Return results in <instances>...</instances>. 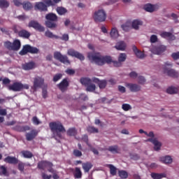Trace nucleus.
<instances>
[{
  "label": "nucleus",
  "instance_id": "9b49d317",
  "mask_svg": "<svg viewBox=\"0 0 179 179\" xmlns=\"http://www.w3.org/2000/svg\"><path fill=\"white\" fill-rule=\"evenodd\" d=\"M54 58L55 59L59 61V62H62V64H71L69 59H68V56L62 55V54H61L60 52H55Z\"/></svg>",
  "mask_w": 179,
  "mask_h": 179
},
{
  "label": "nucleus",
  "instance_id": "864d4df0",
  "mask_svg": "<svg viewBox=\"0 0 179 179\" xmlns=\"http://www.w3.org/2000/svg\"><path fill=\"white\" fill-rule=\"evenodd\" d=\"M20 26L19 25H14L13 26L12 30L14 31V33L15 34H19V33L20 32Z\"/></svg>",
  "mask_w": 179,
  "mask_h": 179
},
{
  "label": "nucleus",
  "instance_id": "49530a36",
  "mask_svg": "<svg viewBox=\"0 0 179 179\" xmlns=\"http://www.w3.org/2000/svg\"><path fill=\"white\" fill-rule=\"evenodd\" d=\"M110 36L112 38H117L118 37V30L116 28H113L110 31Z\"/></svg>",
  "mask_w": 179,
  "mask_h": 179
},
{
  "label": "nucleus",
  "instance_id": "e433bc0d",
  "mask_svg": "<svg viewBox=\"0 0 179 179\" xmlns=\"http://www.w3.org/2000/svg\"><path fill=\"white\" fill-rule=\"evenodd\" d=\"M162 162L165 164H171L173 163V159L170 156H166L162 158Z\"/></svg>",
  "mask_w": 179,
  "mask_h": 179
},
{
  "label": "nucleus",
  "instance_id": "c756f323",
  "mask_svg": "<svg viewBox=\"0 0 179 179\" xmlns=\"http://www.w3.org/2000/svg\"><path fill=\"white\" fill-rule=\"evenodd\" d=\"M161 37L163 38H170V40H176V36L171 32L164 31L161 34Z\"/></svg>",
  "mask_w": 179,
  "mask_h": 179
},
{
  "label": "nucleus",
  "instance_id": "0eeeda50",
  "mask_svg": "<svg viewBox=\"0 0 179 179\" xmlns=\"http://www.w3.org/2000/svg\"><path fill=\"white\" fill-rule=\"evenodd\" d=\"M93 19L96 23H103V22H106V19H107V14L104 10L99 9L94 13Z\"/></svg>",
  "mask_w": 179,
  "mask_h": 179
},
{
  "label": "nucleus",
  "instance_id": "6ab92c4d",
  "mask_svg": "<svg viewBox=\"0 0 179 179\" xmlns=\"http://www.w3.org/2000/svg\"><path fill=\"white\" fill-rule=\"evenodd\" d=\"M127 87H129L130 92H132L133 93H136L141 90V87L138 84L128 83Z\"/></svg>",
  "mask_w": 179,
  "mask_h": 179
},
{
  "label": "nucleus",
  "instance_id": "bb28decb",
  "mask_svg": "<svg viewBox=\"0 0 179 179\" xmlns=\"http://www.w3.org/2000/svg\"><path fill=\"white\" fill-rule=\"evenodd\" d=\"M82 166L85 173H89L92 167H93V164H92V162H90L83 163Z\"/></svg>",
  "mask_w": 179,
  "mask_h": 179
},
{
  "label": "nucleus",
  "instance_id": "09e8293b",
  "mask_svg": "<svg viewBox=\"0 0 179 179\" xmlns=\"http://www.w3.org/2000/svg\"><path fill=\"white\" fill-rule=\"evenodd\" d=\"M122 108L124 111H129V110H132V106L129 103H123L122 105Z\"/></svg>",
  "mask_w": 179,
  "mask_h": 179
},
{
  "label": "nucleus",
  "instance_id": "37998d69",
  "mask_svg": "<svg viewBox=\"0 0 179 179\" xmlns=\"http://www.w3.org/2000/svg\"><path fill=\"white\" fill-rule=\"evenodd\" d=\"M119 177L122 179L128 178V172L126 171L122 170L118 171Z\"/></svg>",
  "mask_w": 179,
  "mask_h": 179
},
{
  "label": "nucleus",
  "instance_id": "393cba45",
  "mask_svg": "<svg viewBox=\"0 0 179 179\" xmlns=\"http://www.w3.org/2000/svg\"><path fill=\"white\" fill-rule=\"evenodd\" d=\"M132 50L134 54L136 55V56L137 57V58H140L141 59H142L143 58H145V54L142 52L141 50H138L136 46L133 45Z\"/></svg>",
  "mask_w": 179,
  "mask_h": 179
},
{
  "label": "nucleus",
  "instance_id": "f257e3e1",
  "mask_svg": "<svg viewBox=\"0 0 179 179\" xmlns=\"http://www.w3.org/2000/svg\"><path fill=\"white\" fill-rule=\"evenodd\" d=\"M87 58L91 61V62H94L96 65L99 66H103V65H110V64H113L114 66L119 67L121 66V62L113 60L111 56L106 55L103 56L100 52H91L87 54Z\"/></svg>",
  "mask_w": 179,
  "mask_h": 179
},
{
  "label": "nucleus",
  "instance_id": "4be33fe9",
  "mask_svg": "<svg viewBox=\"0 0 179 179\" xmlns=\"http://www.w3.org/2000/svg\"><path fill=\"white\" fill-rule=\"evenodd\" d=\"M3 162H5V163H8V164H17V163H19V159L15 157L8 156L3 159Z\"/></svg>",
  "mask_w": 179,
  "mask_h": 179
},
{
  "label": "nucleus",
  "instance_id": "c9c22d12",
  "mask_svg": "<svg viewBox=\"0 0 179 179\" xmlns=\"http://www.w3.org/2000/svg\"><path fill=\"white\" fill-rule=\"evenodd\" d=\"M0 176H4L5 177H8L9 173H8V169L5 166H0Z\"/></svg>",
  "mask_w": 179,
  "mask_h": 179
},
{
  "label": "nucleus",
  "instance_id": "b1692460",
  "mask_svg": "<svg viewBox=\"0 0 179 179\" xmlns=\"http://www.w3.org/2000/svg\"><path fill=\"white\" fill-rule=\"evenodd\" d=\"M18 36L22 38H30V36H31V34H30V32H29L26 29H21L20 30V32H18Z\"/></svg>",
  "mask_w": 179,
  "mask_h": 179
},
{
  "label": "nucleus",
  "instance_id": "4468645a",
  "mask_svg": "<svg viewBox=\"0 0 179 179\" xmlns=\"http://www.w3.org/2000/svg\"><path fill=\"white\" fill-rule=\"evenodd\" d=\"M44 85V78L40 76H36L34 78V85L33 87L34 90H37L40 87H43Z\"/></svg>",
  "mask_w": 179,
  "mask_h": 179
},
{
  "label": "nucleus",
  "instance_id": "58836bf2",
  "mask_svg": "<svg viewBox=\"0 0 179 179\" xmlns=\"http://www.w3.org/2000/svg\"><path fill=\"white\" fill-rule=\"evenodd\" d=\"M22 8L24 9V10H30V9L33 8V6L31 5V3L29 1H24L22 3Z\"/></svg>",
  "mask_w": 179,
  "mask_h": 179
},
{
  "label": "nucleus",
  "instance_id": "6e6552de",
  "mask_svg": "<svg viewBox=\"0 0 179 179\" xmlns=\"http://www.w3.org/2000/svg\"><path fill=\"white\" fill-rule=\"evenodd\" d=\"M28 52L30 54H38V49L30 45H24L22 49L19 52V54L20 55H26Z\"/></svg>",
  "mask_w": 179,
  "mask_h": 179
},
{
  "label": "nucleus",
  "instance_id": "79ce46f5",
  "mask_svg": "<svg viewBox=\"0 0 179 179\" xmlns=\"http://www.w3.org/2000/svg\"><path fill=\"white\" fill-rule=\"evenodd\" d=\"M0 8L1 9L9 8V1L6 0H0Z\"/></svg>",
  "mask_w": 179,
  "mask_h": 179
},
{
  "label": "nucleus",
  "instance_id": "423d86ee",
  "mask_svg": "<svg viewBox=\"0 0 179 179\" xmlns=\"http://www.w3.org/2000/svg\"><path fill=\"white\" fill-rule=\"evenodd\" d=\"M8 89L12 92H22V90H29V86L28 84L15 82L12 85H8Z\"/></svg>",
  "mask_w": 179,
  "mask_h": 179
},
{
  "label": "nucleus",
  "instance_id": "a211bd4d",
  "mask_svg": "<svg viewBox=\"0 0 179 179\" xmlns=\"http://www.w3.org/2000/svg\"><path fill=\"white\" fill-rule=\"evenodd\" d=\"M158 8H159V6H157V4L153 5L151 3H147V4L144 5V6H143V9L146 12H150V13H152V12H155V10L158 9Z\"/></svg>",
  "mask_w": 179,
  "mask_h": 179
},
{
  "label": "nucleus",
  "instance_id": "9d476101",
  "mask_svg": "<svg viewBox=\"0 0 179 179\" xmlns=\"http://www.w3.org/2000/svg\"><path fill=\"white\" fill-rule=\"evenodd\" d=\"M171 63L169 62L165 63L164 67V73H166L168 76H171V78H178V72L176 71L174 69L167 68V66H171Z\"/></svg>",
  "mask_w": 179,
  "mask_h": 179
},
{
  "label": "nucleus",
  "instance_id": "680f3d73",
  "mask_svg": "<svg viewBox=\"0 0 179 179\" xmlns=\"http://www.w3.org/2000/svg\"><path fill=\"white\" fill-rule=\"evenodd\" d=\"M122 29L124 31H129V30H131V27L127 24H124L122 25Z\"/></svg>",
  "mask_w": 179,
  "mask_h": 179
},
{
  "label": "nucleus",
  "instance_id": "4c0bfd02",
  "mask_svg": "<svg viewBox=\"0 0 179 179\" xmlns=\"http://www.w3.org/2000/svg\"><path fill=\"white\" fill-rule=\"evenodd\" d=\"M45 37H48V38H56L57 40H58V38H59V36H58L57 35H54V34H52V32H51L50 31H46L45 32Z\"/></svg>",
  "mask_w": 179,
  "mask_h": 179
},
{
  "label": "nucleus",
  "instance_id": "f704fd0d",
  "mask_svg": "<svg viewBox=\"0 0 179 179\" xmlns=\"http://www.w3.org/2000/svg\"><path fill=\"white\" fill-rule=\"evenodd\" d=\"M21 154L25 159H31V157H33V153L28 150H22Z\"/></svg>",
  "mask_w": 179,
  "mask_h": 179
},
{
  "label": "nucleus",
  "instance_id": "bf43d9fd",
  "mask_svg": "<svg viewBox=\"0 0 179 179\" xmlns=\"http://www.w3.org/2000/svg\"><path fill=\"white\" fill-rule=\"evenodd\" d=\"M32 122L34 125H40V124H41V122H40L37 116L33 117Z\"/></svg>",
  "mask_w": 179,
  "mask_h": 179
},
{
  "label": "nucleus",
  "instance_id": "a878e982",
  "mask_svg": "<svg viewBox=\"0 0 179 179\" xmlns=\"http://www.w3.org/2000/svg\"><path fill=\"white\" fill-rule=\"evenodd\" d=\"M115 48L119 51H124L127 48V44H125V42L124 41H119L116 43Z\"/></svg>",
  "mask_w": 179,
  "mask_h": 179
},
{
  "label": "nucleus",
  "instance_id": "5fc2aeb1",
  "mask_svg": "<svg viewBox=\"0 0 179 179\" xmlns=\"http://www.w3.org/2000/svg\"><path fill=\"white\" fill-rule=\"evenodd\" d=\"M73 155L76 156V157H82V152L79 150H73Z\"/></svg>",
  "mask_w": 179,
  "mask_h": 179
},
{
  "label": "nucleus",
  "instance_id": "338daca9",
  "mask_svg": "<svg viewBox=\"0 0 179 179\" xmlns=\"http://www.w3.org/2000/svg\"><path fill=\"white\" fill-rule=\"evenodd\" d=\"M157 41V36L152 35L150 36V43H156Z\"/></svg>",
  "mask_w": 179,
  "mask_h": 179
},
{
  "label": "nucleus",
  "instance_id": "412c9836",
  "mask_svg": "<svg viewBox=\"0 0 179 179\" xmlns=\"http://www.w3.org/2000/svg\"><path fill=\"white\" fill-rule=\"evenodd\" d=\"M38 135V131L37 130H31V132L27 133L25 136L28 141H33L36 136Z\"/></svg>",
  "mask_w": 179,
  "mask_h": 179
},
{
  "label": "nucleus",
  "instance_id": "6e6d98bb",
  "mask_svg": "<svg viewBox=\"0 0 179 179\" xmlns=\"http://www.w3.org/2000/svg\"><path fill=\"white\" fill-rule=\"evenodd\" d=\"M82 141H83V142H85V143L87 145V146H89L90 148L91 145L89 143V136H87V134L83 136Z\"/></svg>",
  "mask_w": 179,
  "mask_h": 179
},
{
  "label": "nucleus",
  "instance_id": "ddd939ff",
  "mask_svg": "<svg viewBox=\"0 0 179 179\" xmlns=\"http://www.w3.org/2000/svg\"><path fill=\"white\" fill-rule=\"evenodd\" d=\"M67 54L70 57H74L75 58L80 59V61H85V56H83L80 52H79L73 49L68 50Z\"/></svg>",
  "mask_w": 179,
  "mask_h": 179
},
{
  "label": "nucleus",
  "instance_id": "f3484780",
  "mask_svg": "<svg viewBox=\"0 0 179 179\" xmlns=\"http://www.w3.org/2000/svg\"><path fill=\"white\" fill-rule=\"evenodd\" d=\"M92 81L94 83H97L99 89H106L107 86V80H100L99 78L94 77L92 78Z\"/></svg>",
  "mask_w": 179,
  "mask_h": 179
},
{
  "label": "nucleus",
  "instance_id": "a18cd8bd",
  "mask_svg": "<svg viewBox=\"0 0 179 179\" xmlns=\"http://www.w3.org/2000/svg\"><path fill=\"white\" fill-rule=\"evenodd\" d=\"M154 145V150L157 151V150H160V148H162V143L159 142V141H157V139L154 141L153 143Z\"/></svg>",
  "mask_w": 179,
  "mask_h": 179
},
{
  "label": "nucleus",
  "instance_id": "c03bdc74",
  "mask_svg": "<svg viewBox=\"0 0 179 179\" xmlns=\"http://www.w3.org/2000/svg\"><path fill=\"white\" fill-rule=\"evenodd\" d=\"M57 12L58 15H65V13H67L68 10H66V8L64 7H57Z\"/></svg>",
  "mask_w": 179,
  "mask_h": 179
},
{
  "label": "nucleus",
  "instance_id": "7c9ffc66",
  "mask_svg": "<svg viewBox=\"0 0 179 179\" xmlns=\"http://www.w3.org/2000/svg\"><path fill=\"white\" fill-rule=\"evenodd\" d=\"M168 94H177L178 93V87L171 86L166 89Z\"/></svg>",
  "mask_w": 179,
  "mask_h": 179
},
{
  "label": "nucleus",
  "instance_id": "dca6fc26",
  "mask_svg": "<svg viewBox=\"0 0 179 179\" xmlns=\"http://www.w3.org/2000/svg\"><path fill=\"white\" fill-rule=\"evenodd\" d=\"M57 87L62 93L66 92L68 90V87H69V82H68V78H64L62 82L57 85Z\"/></svg>",
  "mask_w": 179,
  "mask_h": 179
},
{
  "label": "nucleus",
  "instance_id": "603ef678",
  "mask_svg": "<svg viewBox=\"0 0 179 179\" xmlns=\"http://www.w3.org/2000/svg\"><path fill=\"white\" fill-rule=\"evenodd\" d=\"M24 166H26V164L22 162L18 163V170L21 171V173H23V171H24Z\"/></svg>",
  "mask_w": 179,
  "mask_h": 179
},
{
  "label": "nucleus",
  "instance_id": "ea45409f",
  "mask_svg": "<svg viewBox=\"0 0 179 179\" xmlns=\"http://www.w3.org/2000/svg\"><path fill=\"white\" fill-rule=\"evenodd\" d=\"M74 178L78 179L82 178V171H80V168H76Z\"/></svg>",
  "mask_w": 179,
  "mask_h": 179
},
{
  "label": "nucleus",
  "instance_id": "1a4fd4ad",
  "mask_svg": "<svg viewBox=\"0 0 179 179\" xmlns=\"http://www.w3.org/2000/svg\"><path fill=\"white\" fill-rule=\"evenodd\" d=\"M53 166L54 164L48 161H41L38 163L37 167L39 170H45V169H48L49 173H54Z\"/></svg>",
  "mask_w": 179,
  "mask_h": 179
},
{
  "label": "nucleus",
  "instance_id": "052dcab7",
  "mask_svg": "<svg viewBox=\"0 0 179 179\" xmlns=\"http://www.w3.org/2000/svg\"><path fill=\"white\" fill-rule=\"evenodd\" d=\"M145 82L146 79H145V77L142 76H138V83H140V85H145Z\"/></svg>",
  "mask_w": 179,
  "mask_h": 179
},
{
  "label": "nucleus",
  "instance_id": "2eb2a0df",
  "mask_svg": "<svg viewBox=\"0 0 179 179\" xmlns=\"http://www.w3.org/2000/svg\"><path fill=\"white\" fill-rule=\"evenodd\" d=\"M166 50H167V48L165 45H159L152 48L151 52L156 55H161V54H163Z\"/></svg>",
  "mask_w": 179,
  "mask_h": 179
},
{
  "label": "nucleus",
  "instance_id": "7ed1b4c3",
  "mask_svg": "<svg viewBox=\"0 0 179 179\" xmlns=\"http://www.w3.org/2000/svg\"><path fill=\"white\" fill-rule=\"evenodd\" d=\"M45 24L46 27L48 29H55L57 27V23L55 22H58V16L57 14L54 13H49L45 15Z\"/></svg>",
  "mask_w": 179,
  "mask_h": 179
},
{
  "label": "nucleus",
  "instance_id": "f03ea898",
  "mask_svg": "<svg viewBox=\"0 0 179 179\" xmlns=\"http://www.w3.org/2000/svg\"><path fill=\"white\" fill-rule=\"evenodd\" d=\"M49 127L50 129L51 132H52L55 139L57 140V138L59 139H62V134L61 132H66V129L64 127V124H62L61 122H51L49 123Z\"/></svg>",
  "mask_w": 179,
  "mask_h": 179
},
{
  "label": "nucleus",
  "instance_id": "f8f14e48",
  "mask_svg": "<svg viewBox=\"0 0 179 179\" xmlns=\"http://www.w3.org/2000/svg\"><path fill=\"white\" fill-rule=\"evenodd\" d=\"M29 27H33L36 31H39L40 33H43V31H45V28L43 27L40 23H38L37 21L31 20L29 22Z\"/></svg>",
  "mask_w": 179,
  "mask_h": 179
},
{
  "label": "nucleus",
  "instance_id": "774afa93",
  "mask_svg": "<svg viewBox=\"0 0 179 179\" xmlns=\"http://www.w3.org/2000/svg\"><path fill=\"white\" fill-rule=\"evenodd\" d=\"M7 114L8 111L6 110V109L0 108V115H3V117H5V115H7Z\"/></svg>",
  "mask_w": 179,
  "mask_h": 179
},
{
  "label": "nucleus",
  "instance_id": "5701e85b",
  "mask_svg": "<svg viewBox=\"0 0 179 179\" xmlns=\"http://www.w3.org/2000/svg\"><path fill=\"white\" fill-rule=\"evenodd\" d=\"M34 68H36V64L33 62L22 64V69H24V71H30L31 69H34Z\"/></svg>",
  "mask_w": 179,
  "mask_h": 179
},
{
  "label": "nucleus",
  "instance_id": "de8ad7c7",
  "mask_svg": "<svg viewBox=\"0 0 179 179\" xmlns=\"http://www.w3.org/2000/svg\"><path fill=\"white\" fill-rule=\"evenodd\" d=\"M109 169L111 176H117V168L114 165L110 164Z\"/></svg>",
  "mask_w": 179,
  "mask_h": 179
},
{
  "label": "nucleus",
  "instance_id": "a19ab883",
  "mask_svg": "<svg viewBox=\"0 0 179 179\" xmlns=\"http://www.w3.org/2000/svg\"><path fill=\"white\" fill-rule=\"evenodd\" d=\"M87 132L90 134H99V129L93 127V126H90L87 129Z\"/></svg>",
  "mask_w": 179,
  "mask_h": 179
},
{
  "label": "nucleus",
  "instance_id": "3c124183",
  "mask_svg": "<svg viewBox=\"0 0 179 179\" xmlns=\"http://www.w3.org/2000/svg\"><path fill=\"white\" fill-rule=\"evenodd\" d=\"M129 157L131 160H139L140 159L139 155L136 153H129Z\"/></svg>",
  "mask_w": 179,
  "mask_h": 179
},
{
  "label": "nucleus",
  "instance_id": "8fccbe9b",
  "mask_svg": "<svg viewBox=\"0 0 179 179\" xmlns=\"http://www.w3.org/2000/svg\"><path fill=\"white\" fill-rule=\"evenodd\" d=\"M125 59H127V55L125 53H121L118 57L119 62H124Z\"/></svg>",
  "mask_w": 179,
  "mask_h": 179
},
{
  "label": "nucleus",
  "instance_id": "0e129e2a",
  "mask_svg": "<svg viewBox=\"0 0 179 179\" xmlns=\"http://www.w3.org/2000/svg\"><path fill=\"white\" fill-rule=\"evenodd\" d=\"M171 57L174 61H177L179 59V52L172 53Z\"/></svg>",
  "mask_w": 179,
  "mask_h": 179
},
{
  "label": "nucleus",
  "instance_id": "20e7f679",
  "mask_svg": "<svg viewBox=\"0 0 179 179\" xmlns=\"http://www.w3.org/2000/svg\"><path fill=\"white\" fill-rule=\"evenodd\" d=\"M93 78H90L87 77H83L80 79V83L81 85L86 87V92H96V85L92 83Z\"/></svg>",
  "mask_w": 179,
  "mask_h": 179
},
{
  "label": "nucleus",
  "instance_id": "4d7b16f0",
  "mask_svg": "<svg viewBox=\"0 0 179 179\" xmlns=\"http://www.w3.org/2000/svg\"><path fill=\"white\" fill-rule=\"evenodd\" d=\"M62 78V73H57L53 77V82H58L60 79Z\"/></svg>",
  "mask_w": 179,
  "mask_h": 179
},
{
  "label": "nucleus",
  "instance_id": "72a5a7b5",
  "mask_svg": "<svg viewBox=\"0 0 179 179\" xmlns=\"http://www.w3.org/2000/svg\"><path fill=\"white\" fill-rule=\"evenodd\" d=\"M151 177L153 179H162L166 178V175L165 173H151Z\"/></svg>",
  "mask_w": 179,
  "mask_h": 179
},
{
  "label": "nucleus",
  "instance_id": "e2e57ef3",
  "mask_svg": "<svg viewBox=\"0 0 179 179\" xmlns=\"http://www.w3.org/2000/svg\"><path fill=\"white\" fill-rule=\"evenodd\" d=\"M41 177L43 179H51L52 178V176L51 175H47V173L42 172L41 173Z\"/></svg>",
  "mask_w": 179,
  "mask_h": 179
},
{
  "label": "nucleus",
  "instance_id": "cd10ccee",
  "mask_svg": "<svg viewBox=\"0 0 179 179\" xmlns=\"http://www.w3.org/2000/svg\"><path fill=\"white\" fill-rule=\"evenodd\" d=\"M15 129L17 132H26V131H30V127L17 125L15 127Z\"/></svg>",
  "mask_w": 179,
  "mask_h": 179
},
{
  "label": "nucleus",
  "instance_id": "13d9d810",
  "mask_svg": "<svg viewBox=\"0 0 179 179\" xmlns=\"http://www.w3.org/2000/svg\"><path fill=\"white\" fill-rule=\"evenodd\" d=\"M59 38L63 41H68L69 40V35L68 34H64L62 36H59Z\"/></svg>",
  "mask_w": 179,
  "mask_h": 179
},
{
  "label": "nucleus",
  "instance_id": "69168bd1",
  "mask_svg": "<svg viewBox=\"0 0 179 179\" xmlns=\"http://www.w3.org/2000/svg\"><path fill=\"white\" fill-rule=\"evenodd\" d=\"M117 89L120 93H125L127 92V89L122 85H118Z\"/></svg>",
  "mask_w": 179,
  "mask_h": 179
},
{
  "label": "nucleus",
  "instance_id": "c85d7f7f",
  "mask_svg": "<svg viewBox=\"0 0 179 179\" xmlns=\"http://www.w3.org/2000/svg\"><path fill=\"white\" fill-rule=\"evenodd\" d=\"M143 24V22L139 20H134L132 22L131 26L132 28L134 29L135 30H138L139 29V26H142Z\"/></svg>",
  "mask_w": 179,
  "mask_h": 179
},
{
  "label": "nucleus",
  "instance_id": "2f4dec72",
  "mask_svg": "<svg viewBox=\"0 0 179 179\" xmlns=\"http://www.w3.org/2000/svg\"><path fill=\"white\" fill-rule=\"evenodd\" d=\"M68 136H75L78 135V130L75 127H71L67 130Z\"/></svg>",
  "mask_w": 179,
  "mask_h": 179
},
{
  "label": "nucleus",
  "instance_id": "473e14b6",
  "mask_svg": "<svg viewBox=\"0 0 179 179\" xmlns=\"http://www.w3.org/2000/svg\"><path fill=\"white\" fill-rule=\"evenodd\" d=\"M108 150L110 153H120V148L117 145L109 146Z\"/></svg>",
  "mask_w": 179,
  "mask_h": 179
},
{
  "label": "nucleus",
  "instance_id": "39448f33",
  "mask_svg": "<svg viewBox=\"0 0 179 179\" xmlns=\"http://www.w3.org/2000/svg\"><path fill=\"white\" fill-rule=\"evenodd\" d=\"M3 46L8 50V51H19L20 47H22V43L19 39H15L13 43L9 41H5L3 43Z\"/></svg>",
  "mask_w": 179,
  "mask_h": 179
},
{
  "label": "nucleus",
  "instance_id": "aec40b11",
  "mask_svg": "<svg viewBox=\"0 0 179 179\" xmlns=\"http://www.w3.org/2000/svg\"><path fill=\"white\" fill-rule=\"evenodd\" d=\"M35 8L38 9V10H41V12H47V10H48V8H47V5H45L44 2L36 3Z\"/></svg>",
  "mask_w": 179,
  "mask_h": 179
}]
</instances>
